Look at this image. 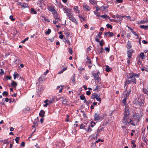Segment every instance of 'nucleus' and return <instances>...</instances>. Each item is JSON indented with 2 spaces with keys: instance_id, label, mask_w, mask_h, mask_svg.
<instances>
[{
  "instance_id": "31",
  "label": "nucleus",
  "mask_w": 148,
  "mask_h": 148,
  "mask_svg": "<svg viewBox=\"0 0 148 148\" xmlns=\"http://www.w3.org/2000/svg\"><path fill=\"white\" fill-rule=\"evenodd\" d=\"M108 34H109V36H108V37H112L114 36V34L112 32H109Z\"/></svg>"
},
{
  "instance_id": "35",
  "label": "nucleus",
  "mask_w": 148,
  "mask_h": 148,
  "mask_svg": "<svg viewBox=\"0 0 148 148\" xmlns=\"http://www.w3.org/2000/svg\"><path fill=\"white\" fill-rule=\"evenodd\" d=\"M2 95L3 96H7L8 95V92L7 91H4L3 92V93H2Z\"/></svg>"
},
{
  "instance_id": "27",
  "label": "nucleus",
  "mask_w": 148,
  "mask_h": 148,
  "mask_svg": "<svg viewBox=\"0 0 148 148\" xmlns=\"http://www.w3.org/2000/svg\"><path fill=\"white\" fill-rule=\"evenodd\" d=\"M53 14V17L55 19L59 18L58 16V14L57 12H56V13Z\"/></svg>"
},
{
  "instance_id": "56",
  "label": "nucleus",
  "mask_w": 148,
  "mask_h": 148,
  "mask_svg": "<svg viewBox=\"0 0 148 148\" xmlns=\"http://www.w3.org/2000/svg\"><path fill=\"white\" fill-rule=\"evenodd\" d=\"M142 42L143 43H144L145 44H146L148 43V42L147 41L145 40H143L142 41Z\"/></svg>"
},
{
  "instance_id": "61",
  "label": "nucleus",
  "mask_w": 148,
  "mask_h": 148,
  "mask_svg": "<svg viewBox=\"0 0 148 148\" xmlns=\"http://www.w3.org/2000/svg\"><path fill=\"white\" fill-rule=\"evenodd\" d=\"M143 92L145 94H147L148 92L147 90L146 89H144L143 90Z\"/></svg>"
},
{
  "instance_id": "63",
  "label": "nucleus",
  "mask_w": 148,
  "mask_h": 148,
  "mask_svg": "<svg viewBox=\"0 0 148 148\" xmlns=\"http://www.w3.org/2000/svg\"><path fill=\"white\" fill-rule=\"evenodd\" d=\"M25 145V143L23 142H22L21 143V146H22L24 147V146Z\"/></svg>"
},
{
  "instance_id": "54",
  "label": "nucleus",
  "mask_w": 148,
  "mask_h": 148,
  "mask_svg": "<svg viewBox=\"0 0 148 148\" xmlns=\"http://www.w3.org/2000/svg\"><path fill=\"white\" fill-rule=\"evenodd\" d=\"M105 50L108 51V52H109L110 51V48L108 47H105Z\"/></svg>"
},
{
  "instance_id": "46",
  "label": "nucleus",
  "mask_w": 148,
  "mask_h": 148,
  "mask_svg": "<svg viewBox=\"0 0 148 148\" xmlns=\"http://www.w3.org/2000/svg\"><path fill=\"white\" fill-rule=\"evenodd\" d=\"M28 37H27V38H26L24 40H22L21 41V42L23 43H24L27 40H28Z\"/></svg>"
},
{
  "instance_id": "18",
  "label": "nucleus",
  "mask_w": 148,
  "mask_h": 148,
  "mask_svg": "<svg viewBox=\"0 0 148 148\" xmlns=\"http://www.w3.org/2000/svg\"><path fill=\"white\" fill-rule=\"evenodd\" d=\"M132 47L131 45V42L129 41H128L127 44V49H130Z\"/></svg>"
},
{
  "instance_id": "36",
  "label": "nucleus",
  "mask_w": 148,
  "mask_h": 148,
  "mask_svg": "<svg viewBox=\"0 0 148 148\" xmlns=\"http://www.w3.org/2000/svg\"><path fill=\"white\" fill-rule=\"evenodd\" d=\"M101 17H103L106 18V17L108 18V19H110V17L107 14H104L101 16Z\"/></svg>"
},
{
  "instance_id": "16",
  "label": "nucleus",
  "mask_w": 148,
  "mask_h": 148,
  "mask_svg": "<svg viewBox=\"0 0 148 148\" xmlns=\"http://www.w3.org/2000/svg\"><path fill=\"white\" fill-rule=\"evenodd\" d=\"M11 84V86L14 88L17 85V83L14 81H12Z\"/></svg>"
},
{
  "instance_id": "5",
  "label": "nucleus",
  "mask_w": 148,
  "mask_h": 148,
  "mask_svg": "<svg viewBox=\"0 0 148 148\" xmlns=\"http://www.w3.org/2000/svg\"><path fill=\"white\" fill-rule=\"evenodd\" d=\"M129 76L127 77V79H131L134 77H138V74H136L134 73H132L129 74Z\"/></svg>"
},
{
  "instance_id": "50",
  "label": "nucleus",
  "mask_w": 148,
  "mask_h": 148,
  "mask_svg": "<svg viewBox=\"0 0 148 148\" xmlns=\"http://www.w3.org/2000/svg\"><path fill=\"white\" fill-rule=\"evenodd\" d=\"M132 32L133 33V34H134V35L135 36H137V38H138V34H136V33L134 31H133Z\"/></svg>"
},
{
  "instance_id": "11",
  "label": "nucleus",
  "mask_w": 148,
  "mask_h": 148,
  "mask_svg": "<svg viewBox=\"0 0 148 148\" xmlns=\"http://www.w3.org/2000/svg\"><path fill=\"white\" fill-rule=\"evenodd\" d=\"M63 9L65 11V13L67 14H69V12H70V11L71 9H68L66 7L63 8Z\"/></svg>"
},
{
  "instance_id": "62",
  "label": "nucleus",
  "mask_w": 148,
  "mask_h": 148,
  "mask_svg": "<svg viewBox=\"0 0 148 148\" xmlns=\"http://www.w3.org/2000/svg\"><path fill=\"white\" fill-rule=\"evenodd\" d=\"M6 78L9 80H10L11 79L12 77L10 76H6Z\"/></svg>"
},
{
  "instance_id": "26",
  "label": "nucleus",
  "mask_w": 148,
  "mask_h": 148,
  "mask_svg": "<svg viewBox=\"0 0 148 148\" xmlns=\"http://www.w3.org/2000/svg\"><path fill=\"white\" fill-rule=\"evenodd\" d=\"M89 2L92 5H94L97 3V1L94 0H90Z\"/></svg>"
},
{
  "instance_id": "47",
  "label": "nucleus",
  "mask_w": 148,
  "mask_h": 148,
  "mask_svg": "<svg viewBox=\"0 0 148 148\" xmlns=\"http://www.w3.org/2000/svg\"><path fill=\"white\" fill-rule=\"evenodd\" d=\"M44 77L42 76H41L39 78V80L41 81H43L44 80Z\"/></svg>"
},
{
  "instance_id": "43",
  "label": "nucleus",
  "mask_w": 148,
  "mask_h": 148,
  "mask_svg": "<svg viewBox=\"0 0 148 148\" xmlns=\"http://www.w3.org/2000/svg\"><path fill=\"white\" fill-rule=\"evenodd\" d=\"M96 11L94 12L95 14H96V12H97V11L100 10V8L99 7H96Z\"/></svg>"
},
{
  "instance_id": "32",
  "label": "nucleus",
  "mask_w": 148,
  "mask_h": 148,
  "mask_svg": "<svg viewBox=\"0 0 148 148\" xmlns=\"http://www.w3.org/2000/svg\"><path fill=\"white\" fill-rule=\"evenodd\" d=\"M65 34L67 37H71V36L69 32H66L65 33Z\"/></svg>"
},
{
  "instance_id": "59",
  "label": "nucleus",
  "mask_w": 148,
  "mask_h": 148,
  "mask_svg": "<svg viewBox=\"0 0 148 148\" xmlns=\"http://www.w3.org/2000/svg\"><path fill=\"white\" fill-rule=\"evenodd\" d=\"M84 68H82V67H79V69H78L80 71H82L83 70H84Z\"/></svg>"
},
{
  "instance_id": "9",
  "label": "nucleus",
  "mask_w": 148,
  "mask_h": 148,
  "mask_svg": "<svg viewBox=\"0 0 148 148\" xmlns=\"http://www.w3.org/2000/svg\"><path fill=\"white\" fill-rule=\"evenodd\" d=\"M83 7L86 10L88 11H90V8L88 5H86L85 4H83Z\"/></svg>"
},
{
  "instance_id": "52",
  "label": "nucleus",
  "mask_w": 148,
  "mask_h": 148,
  "mask_svg": "<svg viewBox=\"0 0 148 148\" xmlns=\"http://www.w3.org/2000/svg\"><path fill=\"white\" fill-rule=\"evenodd\" d=\"M66 41L69 44V45H70V42L69 40L68 39V38H66Z\"/></svg>"
},
{
  "instance_id": "14",
  "label": "nucleus",
  "mask_w": 148,
  "mask_h": 148,
  "mask_svg": "<svg viewBox=\"0 0 148 148\" xmlns=\"http://www.w3.org/2000/svg\"><path fill=\"white\" fill-rule=\"evenodd\" d=\"M98 95L96 93H94L91 95V97L93 99H95L98 96Z\"/></svg>"
},
{
  "instance_id": "19",
  "label": "nucleus",
  "mask_w": 148,
  "mask_h": 148,
  "mask_svg": "<svg viewBox=\"0 0 148 148\" xmlns=\"http://www.w3.org/2000/svg\"><path fill=\"white\" fill-rule=\"evenodd\" d=\"M132 52V51L131 50H130L127 52V56L128 58H130L132 56L131 53Z\"/></svg>"
},
{
  "instance_id": "8",
  "label": "nucleus",
  "mask_w": 148,
  "mask_h": 148,
  "mask_svg": "<svg viewBox=\"0 0 148 148\" xmlns=\"http://www.w3.org/2000/svg\"><path fill=\"white\" fill-rule=\"evenodd\" d=\"M88 125L86 123H84V124L82 123L80 127V128L81 129H83L85 130L87 129Z\"/></svg>"
},
{
  "instance_id": "33",
  "label": "nucleus",
  "mask_w": 148,
  "mask_h": 148,
  "mask_svg": "<svg viewBox=\"0 0 148 148\" xmlns=\"http://www.w3.org/2000/svg\"><path fill=\"white\" fill-rule=\"evenodd\" d=\"M127 98H126L125 97H124V98L122 101V103L124 104V105H126V99Z\"/></svg>"
},
{
  "instance_id": "6",
  "label": "nucleus",
  "mask_w": 148,
  "mask_h": 148,
  "mask_svg": "<svg viewBox=\"0 0 148 148\" xmlns=\"http://www.w3.org/2000/svg\"><path fill=\"white\" fill-rule=\"evenodd\" d=\"M92 75L93 76L94 79L95 80H97L99 81L101 79V78L99 76L98 73H92Z\"/></svg>"
},
{
  "instance_id": "40",
  "label": "nucleus",
  "mask_w": 148,
  "mask_h": 148,
  "mask_svg": "<svg viewBox=\"0 0 148 148\" xmlns=\"http://www.w3.org/2000/svg\"><path fill=\"white\" fill-rule=\"evenodd\" d=\"M19 139L20 138L19 137H16L15 139V140L17 143H18V141Z\"/></svg>"
},
{
  "instance_id": "64",
  "label": "nucleus",
  "mask_w": 148,
  "mask_h": 148,
  "mask_svg": "<svg viewBox=\"0 0 148 148\" xmlns=\"http://www.w3.org/2000/svg\"><path fill=\"white\" fill-rule=\"evenodd\" d=\"M103 128L102 127L100 128V129L99 128H98V129L97 130V132H98L99 131L100 132V131H102L103 130Z\"/></svg>"
},
{
  "instance_id": "28",
  "label": "nucleus",
  "mask_w": 148,
  "mask_h": 148,
  "mask_svg": "<svg viewBox=\"0 0 148 148\" xmlns=\"http://www.w3.org/2000/svg\"><path fill=\"white\" fill-rule=\"evenodd\" d=\"M88 125V127H87V129L85 130L87 131L88 132H90L92 130L91 128L90 127L89 125Z\"/></svg>"
},
{
  "instance_id": "58",
  "label": "nucleus",
  "mask_w": 148,
  "mask_h": 148,
  "mask_svg": "<svg viewBox=\"0 0 148 148\" xmlns=\"http://www.w3.org/2000/svg\"><path fill=\"white\" fill-rule=\"evenodd\" d=\"M67 68V66H66L65 67H64L63 69H62V70L64 72V71H66Z\"/></svg>"
},
{
  "instance_id": "51",
  "label": "nucleus",
  "mask_w": 148,
  "mask_h": 148,
  "mask_svg": "<svg viewBox=\"0 0 148 148\" xmlns=\"http://www.w3.org/2000/svg\"><path fill=\"white\" fill-rule=\"evenodd\" d=\"M148 22V20H146L145 21H141L140 22V23H143L145 22Z\"/></svg>"
},
{
  "instance_id": "55",
  "label": "nucleus",
  "mask_w": 148,
  "mask_h": 148,
  "mask_svg": "<svg viewBox=\"0 0 148 148\" xmlns=\"http://www.w3.org/2000/svg\"><path fill=\"white\" fill-rule=\"evenodd\" d=\"M109 32H106L104 34L105 36H106L108 37V36H109Z\"/></svg>"
},
{
  "instance_id": "57",
  "label": "nucleus",
  "mask_w": 148,
  "mask_h": 148,
  "mask_svg": "<svg viewBox=\"0 0 148 148\" xmlns=\"http://www.w3.org/2000/svg\"><path fill=\"white\" fill-rule=\"evenodd\" d=\"M96 143H95H95H92V147H95L96 146Z\"/></svg>"
},
{
  "instance_id": "41",
  "label": "nucleus",
  "mask_w": 148,
  "mask_h": 148,
  "mask_svg": "<svg viewBox=\"0 0 148 148\" xmlns=\"http://www.w3.org/2000/svg\"><path fill=\"white\" fill-rule=\"evenodd\" d=\"M106 26L108 28H110V29H111L112 28V26L109 24H107L106 25Z\"/></svg>"
},
{
  "instance_id": "3",
  "label": "nucleus",
  "mask_w": 148,
  "mask_h": 148,
  "mask_svg": "<svg viewBox=\"0 0 148 148\" xmlns=\"http://www.w3.org/2000/svg\"><path fill=\"white\" fill-rule=\"evenodd\" d=\"M103 116H100V114L99 113H96L94 116V120L95 121H98L102 120Z\"/></svg>"
},
{
  "instance_id": "13",
  "label": "nucleus",
  "mask_w": 148,
  "mask_h": 148,
  "mask_svg": "<svg viewBox=\"0 0 148 148\" xmlns=\"http://www.w3.org/2000/svg\"><path fill=\"white\" fill-rule=\"evenodd\" d=\"M45 112L43 110H41L39 114V115L41 117H43L45 116L44 114Z\"/></svg>"
},
{
  "instance_id": "60",
  "label": "nucleus",
  "mask_w": 148,
  "mask_h": 148,
  "mask_svg": "<svg viewBox=\"0 0 148 148\" xmlns=\"http://www.w3.org/2000/svg\"><path fill=\"white\" fill-rule=\"evenodd\" d=\"M3 143L4 144H9V143L7 141V140H5L4 141Z\"/></svg>"
},
{
  "instance_id": "22",
  "label": "nucleus",
  "mask_w": 148,
  "mask_h": 148,
  "mask_svg": "<svg viewBox=\"0 0 148 148\" xmlns=\"http://www.w3.org/2000/svg\"><path fill=\"white\" fill-rule=\"evenodd\" d=\"M131 82V81H130V79H126V81H125V86L127 85V84H129Z\"/></svg>"
},
{
  "instance_id": "37",
  "label": "nucleus",
  "mask_w": 148,
  "mask_h": 148,
  "mask_svg": "<svg viewBox=\"0 0 148 148\" xmlns=\"http://www.w3.org/2000/svg\"><path fill=\"white\" fill-rule=\"evenodd\" d=\"M80 98L81 100H83L85 98V97L83 95H82L80 96Z\"/></svg>"
},
{
  "instance_id": "25",
  "label": "nucleus",
  "mask_w": 148,
  "mask_h": 148,
  "mask_svg": "<svg viewBox=\"0 0 148 148\" xmlns=\"http://www.w3.org/2000/svg\"><path fill=\"white\" fill-rule=\"evenodd\" d=\"M68 100L67 99H65L63 100L62 103L63 104L66 105V103L68 102Z\"/></svg>"
},
{
  "instance_id": "48",
  "label": "nucleus",
  "mask_w": 148,
  "mask_h": 148,
  "mask_svg": "<svg viewBox=\"0 0 148 148\" xmlns=\"http://www.w3.org/2000/svg\"><path fill=\"white\" fill-rule=\"evenodd\" d=\"M69 52L71 54H72L73 53V51L72 49L71 48H69Z\"/></svg>"
},
{
  "instance_id": "30",
  "label": "nucleus",
  "mask_w": 148,
  "mask_h": 148,
  "mask_svg": "<svg viewBox=\"0 0 148 148\" xmlns=\"http://www.w3.org/2000/svg\"><path fill=\"white\" fill-rule=\"evenodd\" d=\"M31 12L33 13L34 14H36L37 13L36 12L35 10L33 8H31Z\"/></svg>"
},
{
  "instance_id": "39",
  "label": "nucleus",
  "mask_w": 148,
  "mask_h": 148,
  "mask_svg": "<svg viewBox=\"0 0 148 148\" xmlns=\"http://www.w3.org/2000/svg\"><path fill=\"white\" fill-rule=\"evenodd\" d=\"M51 32V30L49 29H48L47 31L45 33L46 34L48 35Z\"/></svg>"
},
{
  "instance_id": "1",
  "label": "nucleus",
  "mask_w": 148,
  "mask_h": 148,
  "mask_svg": "<svg viewBox=\"0 0 148 148\" xmlns=\"http://www.w3.org/2000/svg\"><path fill=\"white\" fill-rule=\"evenodd\" d=\"M129 112H127L126 110L124 111V116L122 119V122L123 124L125 125H128L131 123L133 126H135V125L132 122L131 119L129 118Z\"/></svg>"
},
{
  "instance_id": "21",
  "label": "nucleus",
  "mask_w": 148,
  "mask_h": 148,
  "mask_svg": "<svg viewBox=\"0 0 148 148\" xmlns=\"http://www.w3.org/2000/svg\"><path fill=\"white\" fill-rule=\"evenodd\" d=\"M140 27L145 29H148V25L145 26L144 25H141L140 26Z\"/></svg>"
},
{
  "instance_id": "42",
  "label": "nucleus",
  "mask_w": 148,
  "mask_h": 148,
  "mask_svg": "<svg viewBox=\"0 0 148 148\" xmlns=\"http://www.w3.org/2000/svg\"><path fill=\"white\" fill-rule=\"evenodd\" d=\"M75 75H73V77L71 79V80L73 83L75 82Z\"/></svg>"
},
{
  "instance_id": "17",
  "label": "nucleus",
  "mask_w": 148,
  "mask_h": 148,
  "mask_svg": "<svg viewBox=\"0 0 148 148\" xmlns=\"http://www.w3.org/2000/svg\"><path fill=\"white\" fill-rule=\"evenodd\" d=\"M136 77H134L133 78L130 79L131 82L133 83L134 84H136V80L135 78Z\"/></svg>"
},
{
  "instance_id": "10",
  "label": "nucleus",
  "mask_w": 148,
  "mask_h": 148,
  "mask_svg": "<svg viewBox=\"0 0 148 148\" xmlns=\"http://www.w3.org/2000/svg\"><path fill=\"white\" fill-rule=\"evenodd\" d=\"M131 92V89L130 88L127 91V92L125 95L124 97H125L126 98H128Z\"/></svg>"
},
{
  "instance_id": "29",
  "label": "nucleus",
  "mask_w": 148,
  "mask_h": 148,
  "mask_svg": "<svg viewBox=\"0 0 148 148\" xmlns=\"http://www.w3.org/2000/svg\"><path fill=\"white\" fill-rule=\"evenodd\" d=\"M95 99L97 101H99L100 103L101 102V99L100 98V95H98Z\"/></svg>"
},
{
  "instance_id": "2",
  "label": "nucleus",
  "mask_w": 148,
  "mask_h": 148,
  "mask_svg": "<svg viewBox=\"0 0 148 148\" xmlns=\"http://www.w3.org/2000/svg\"><path fill=\"white\" fill-rule=\"evenodd\" d=\"M124 17V16H121L119 14H116V17L117 18H119V20H116L114 19H111L110 18L109 20L110 21L116 22L117 23L121 21L122 18Z\"/></svg>"
},
{
  "instance_id": "20",
  "label": "nucleus",
  "mask_w": 148,
  "mask_h": 148,
  "mask_svg": "<svg viewBox=\"0 0 148 148\" xmlns=\"http://www.w3.org/2000/svg\"><path fill=\"white\" fill-rule=\"evenodd\" d=\"M133 117L134 119H136L137 121V122H138L139 121V119L137 115L136 114H134L133 115Z\"/></svg>"
},
{
  "instance_id": "38",
  "label": "nucleus",
  "mask_w": 148,
  "mask_h": 148,
  "mask_svg": "<svg viewBox=\"0 0 148 148\" xmlns=\"http://www.w3.org/2000/svg\"><path fill=\"white\" fill-rule=\"evenodd\" d=\"M140 56L141 57V59H143L144 57L145 56L143 53H141L140 54Z\"/></svg>"
},
{
  "instance_id": "4",
  "label": "nucleus",
  "mask_w": 148,
  "mask_h": 148,
  "mask_svg": "<svg viewBox=\"0 0 148 148\" xmlns=\"http://www.w3.org/2000/svg\"><path fill=\"white\" fill-rule=\"evenodd\" d=\"M66 15L68 17L69 19L71 21L75 23H77V22L76 19L73 17V14L69 13L66 14Z\"/></svg>"
},
{
  "instance_id": "15",
  "label": "nucleus",
  "mask_w": 148,
  "mask_h": 148,
  "mask_svg": "<svg viewBox=\"0 0 148 148\" xmlns=\"http://www.w3.org/2000/svg\"><path fill=\"white\" fill-rule=\"evenodd\" d=\"M49 11H50L52 12V13L53 14L56 13V12H57L54 9L53 7L52 6H51L49 8Z\"/></svg>"
},
{
  "instance_id": "23",
  "label": "nucleus",
  "mask_w": 148,
  "mask_h": 148,
  "mask_svg": "<svg viewBox=\"0 0 148 148\" xmlns=\"http://www.w3.org/2000/svg\"><path fill=\"white\" fill-rule=\"evenodd\" d=\"M79 18L80 19H82L83 20V21L82 20H81V21L82 22L83 21H85L86 19L84 17H83L81 15L79 14Z\"/></svg>"
},
{
  "instance_id": "7",
  "label": "nucleus",
  "mask_w": 148,
  "mask_h": 148,
  "mask_svg": "<svg viewBox=\"0 0 148 148\" xmlns=\"http://www.w3.org/2000/svg\"><path fill=\"white\" fill-rule=\"evenodd\" d=\"M87 61L86 63L87 64H88V67L90 69H91L92 66V64L91 62V61L88 57L87 56Z\"/></svg>"
},
{
  "instance_id": "34",
  "label": "nucleus",
  "mask_w": 148,
  "mask_h": 148,
  "mask_svg": "<svg viewBox=\"0 0 148 148\" xmlns=\"http://www.w3.org/2000/svg\"><path fill=\"white\" fill-rule=\"evenodd\" d=\"M99 45L101 46H102L104 44V41L102 39L100 41H99Z\"/></svg>"
},
{
  "instance_id": "53",
  "label": "nucleus",
  "mask_w": 148,
  "mask_h": 148,
  "mask_svg": "<svg viewBox=\"0 0 148 148\" xmlns=\"http://www.w3.org/2000/svg\"><path fill=\"white\" fill-rule=\"evenodd\" d=\"M91 92L90 91H88L86 92V94L88 95H90Z\"/></svg>"
},
{
  "instance_id": "45",
  "label": "nucleus",
  "mask_w": 148,
  "mask_h": 148,
  "mask_svg": "<svg viewBox=\"0 0 148 148\" xmlns=\"http://www.w3.org/2000/svg\"><path fill=\"white\" fill-rule=\"evenodd\" d=\"M10 18L11 20L12 21H14L15 20V19H14L13 18V16H10Z\"/></svg>"
},
{
  "instance_id": "12",
  "label": "nucleus",
  "mask_w": 148,
  "mask_h": 148,
  "mask_svg": "<svg viewBox=\"0 0 148 148\" xmlns=\"http://www.w3.org/2000/svg\"><path fill=\"white\" fill-rule=\"evenodd\" d=\"M14 79H15L16 77L18 78L19 77L20 78H21V77L20 75L16 72H14ZM22 79H23V78H22Z\"/></svg>"
},
{
  "instance_id": "44",
  "label": "nucleus",
  "mask_w": 148,
  "mask_h": 148,
  "mask_svg": "<svg viewBox=\"0 0 148 148\" xmlns=\"http://www.w3.org/2000/svg\"><path fill=\"white\" fill-rule=\"evenodd\" d=\"M55 21H56V22L58 23L60 22H61V21L60 19L59 18H56L55 19Z\"/></svg>"
},
{
  "instance_id": "49",
  "label": "nucleus",
  "mask_w": 148,
  "mask_h": 148,
  "mask_svg": "<svg viewBox=\"0 0 148 148\" xmlns=\"http://www.w3.org/2000/svg\"><path fill=\"white\" fill-rule=\"evenodd\" d=\"M102 34V33L101 32H99V34H98V37L99 38H101V35Z\"/></svg>"
},
{
  "instance_id": "24",
  "label": "nucleus",
  "mask_w": 148,
  "mask_h": 148,
  "mask_svg": "<svg viewBox=\"0 0 148 148\" xmlns=\"http://www.w3.org/2000/svg\"><path fill=\"white\" fill-rule=\"evenodd\" d=\"M112 69L110 68L109 66L107 65L106 66V71L107 72H109Z\"/></svg>"
}]
</instances>
